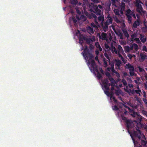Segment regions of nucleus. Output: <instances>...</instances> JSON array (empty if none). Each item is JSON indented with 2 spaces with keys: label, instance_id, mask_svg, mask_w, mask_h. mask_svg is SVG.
Returning <instances> with one entry per match:
<instances>
[{
  "label": "nucleus",
  "instance_id": "f257e3e1",
  "mask_svg": "<svg viewBox=\"0 0 147 147\" xmlns=\"http://www.w3.org/2000/svg\"><path fill=\"white\" fill-rule=\"evenodd\" d=\"M122 119L123 120L127 126V129L128 133L131 136V134L132 133L129 130L131 128H132L133 126L132 121L130 119H128L127 118L124 117L123 115H121ZM131 137L132 136H131Z\"/></svg>",
  "mask_w": 147,
  "mask_h": 147
},
{
  "label": "nucleus",
  "instance_id": "f03ea898",
  "mask_svg": "<svg viewBox=\"0 0 147 147\" xmlns=\"http://www.w3.org/2000/svg\"><path fill=\"white\" fill-rule=\"evenodd\" d=\"M140 3L142 4V2L140 0H136L135 6L137 7V11L140 14L142 15L145 13V11L144 10L142 5Z\"/></svg>",
  "mask_w": 147,
  "mask_h": 147
},
{
  "label": "nucleus",
  "instance_id": "7ed1b4c3",
  "mask_svg": "<svg viewBox=\"0 0 147 147\" xmlns=\"http://www.w3.org/2000/svg\"><path fill=\"white\" fill-rule=\"evenodd\" d=\"M82 53L84 57L86 60L87 59L90 60L93 58L92 54L90 52L87 48L85 49Z\"/></svg>",
  "mask_w": 147,
  "mask_h": 147
},
{
  "label": "nucleus",
  "instance_id": "20e7f679",
  "mask_svg": "<svg viewBox=\"0 0 147 147\" xmlns=\"http://www.w3.org/2000/svg\"><path fill=\"white\" fill-rule=\"evenodd\" d=\"M126 66L129 71V74L131 76H134L135 74L134 68L133 66L131 65L129 63H128L126 64Z\"/></svg>",
  "mask_w": 147,
  "mask_h": 147
},
{
  "label": "nucleus",
  "instance_id": "39448f33",
  "mask_svg": "<svg viewBox=\"0 0 147 147\" xmlns=\"http://www.w3.org/2000/svg\"><path fill=\"white\" fill-rule=\"evenodd\" d=\"M137 131H134L133 133V136L136 137L138 138L140 140L141 138V133L139 129L136 128Z\"/></svg>",
  "mask_w": 147,
  "mask_h": 147
},
{
  "label": "nucleus",
  "instance_id": "423d86ee",
  "mask_svg": "<svg viewBox=\"0 0 147 147\" xmlns=\"http://www.w3.org/2000/svg\"><path fill=\"white\" fill-rule=\"evenodd\" d=\"M87 16L89 19H94L95 23H98L97 22V17L94 13H92L90 14H88Z\"/></svg>",
  "mask_w": 147,
  "mask_h": 147
},
{
  "label": "nucleus",
  "instance_id": "0eeeda50",
  "mask_svg": "<svg viewBox=\"0 0 147 147\" xmlns=\"http://www.w3.org/2000/svg\"><path fill=\"white\" fill-rule=\"evenodd\" d=\"M139 38L141 41L143 43H145L146 40V38L145 36L143 34H140V35Z\"/></svg>",
  "mask_w": 147,
  "mask_h": 147
},
{
  "label": "nucleus",
  "instance_id": "6e6552de",
  "mask_svg": "<svg viewBox=\"0 0 147 147\" xmlns=\"http://www.w3.org/2000/svg\"><path fill=\"white\" fill-rule=\"evenodd\" d=\"M94 9L95 11V13L97 15H100L101 14V11L100 9H98L97 5L95 6Z\"/></svg>",
  "mask_w": 147,
  "mask_h": 147
},
{
  "label": "nucleus",
  "instance_id": "1a4fd4ad",
  "mask_svg": "<svg viewBox=\"0 0 147 147\" xmlns=\"http://www.w3.org/2000/svg\"><path fill=\"white\" fill-rule=\"evenodd\" d=\"M107 34L106 33L103 32L99 36V38L102 40H106L107 38Z\"/></svg>",
  "mask_w": 147,
  "mask_h": 147
},
{
  "label": "nucleus",
  "instance_id": "9d476101",
  "mask_svg": "<svg viewBox=\"0 0 147 147\" xmlns=\"http://www.w3.org/2000/svg\"><path fill=\"white\" fill-rule=\"evenodd\" d=\"M91 66L93 70L97 69V66L95 64V62L94 60H92L90 61Z\"/></svg>",
  "mask_w": 147,
  "mask_h": 147
},
{
  "label": "nucleus",
  "instance_id": "9b49d317",
  "mask_svg": "<svg viewBox=\"0 0 147 147\" xmlns=\"http://www.w3.org/2000/svg\"><path fill=\"white\" fill-rule=\"evenodd\" d=\"M142 119V117L141 116L138 115L136 117V119L134 120V121L137 123L141 122Z\"/></svg>",
  "mask_w": 147,
  "mask_h": 147
},
{
  "label": "nucleus",
  "instance_id": "f8f14e48",
  "mask_svg": "<svg viewBox=\"0 0 147 147\" xmlns=\"http://www.w3.org/2000/svg\"><path fill=\"white\" fill-rule=\"evenodd\" d=\"M145 54L141 53L140 54V56L142 61H143L147 57V54L144 53Z\"/></svg>",
  "mask_w": 147,
  "mask_h": 147
},
{
  "label": "nucleus",
  "instance_id": "ddd939ff",
  "mask_svg": "<svg viewBox=\"0 0 147 147\" xmlns=\"http://www.w3.org/2000/svg\"><path fill=\"white\" fill-rule=\"evenodd\" d=\"M140 146L142 147H147V142L142 140H141Z\"/></svg>",
  "mask_w": 147,
  "mask_h": 147
},
{
  "label": "nucleus",
  "instance_id": "4468645a",
  "mask_svg": "<svg viewBox=\"0 0 147 147\" xmlns=\"http://www.w3.org/2000/svg\"><path fill=\"white\" fill-rule=\"evenodd\" d=\"M87 31V32L90 34L94 33V30L93 28L90 26H88L86 28Z\"/></svg>",
  "mask_w": 147,
  "mask_h": 147
},
{
  "label": "nucleus",
  "instance_id": "2eb2a0df",
  "mask_svg": "<svg viewBox=\"0 0 147 147\" xmlns=\"http://www.w3.org/2000/svg\"><path fill=\"white\" fill-rule=\"evenodd\" d=\"M136 123V129L137 128L139 129H140L142 128L143 127H144V124L142 123L141 122L138 123Z\"/></svg>",
  "mask_w": 147,
  "mask_h": 147
},
{
  "label": "nucleus",
  "instance_id": "dca6fc26",
  "mask_svg": "<svg viewBox=\"0 0 147 147\" xmlns=\"http://www.w3.org/2000/svg\"><path fill=\"white\" fill-rule=\"evenodd\" d=\"M117 50V52H118V54L123 52V50L121 46L120 45H118Z\"/></svg>",
  "mask_w": 147,
  "mask_h": 147
},
{
  "label": "nucleus",
  "instance_id": "f3484780",
  "mask_svg": "<svg viewBox=\"0 0 147 147\" xmlns=\"http://www.w3.org/2000/svg\"><path fill=\"white\" fill-rule=\"evenodd\" d=\"M140 24V22L139 21L137 20L133 24V27L134 28H136L138 26H139Z\"/></svg>",
  "mask_w": 147,
  "mask_h": 147
},
{
  "label": "nucleus",
  "instance_id": "a211bd4d",
  "mask_svg": "<svg viewBox=\"0 0 147 147\" xmlns=\"http://www.w3.org/2000/svg\"><path fill=\"white\" fill-rule=\"evenodd\" d=\"M122 31L124 36L125 37L128 38L129 36V35L127 30L125 29H124L122 30Z\"/></svg>",
  "mask_w": 147,
  "mask_h": 147
},
{
  "label": "nucleus",
  "instance_id": "6ab92c4d",
  "mask_svg": "<svg viewBox=\"0 0 147 147\" xmlns=\"http://www.w3.org/2000/svg\"><path fill=\"white\" fill-rule=\"evenodd\" d=\"M96 71L97 73V77L98 79H100L102 77V75L99 72L98 70L97 69H95L94 70Z\"/></svg>",
  "mask_w": 147,
  "mask_h": 147
},
{
  "label": "nucleus",
  "instance_id": "aec40b11",
  "mask_svg": "<svg viewBox=\"0 0 147 147\" xmlns=\"http://www.w3.org/2000/svg\"><path fill=\"white\" fill-rule=\"evenodd\" d=\"M130 113L131 115L133 117H135L136 116H137L138 115L136 112L133 110H132L130 111Z\"/></svg>",
  "mask_w": 147,
  "mask_h": 147
},
{
  "label": "nucleus",
  "instance_id": "412c9836",
  "mask_svg": "<svg viewBox=\"0 0 147 147\" xmlns=\"http://www.w3.org/2000/svg\"><path fill=\"white\" fill-rule=\"evenodd\" d=\"M105 93L107 95V96H110L111 98L113 96V93L112 92L110 93L108 90L105 91Z\"/></svg>",
  "mask_w": 147,
  "mask_h": 147
},
{
  "label": "nucleus",
  "instance_id": "4be33fe9",
  "mask_svg": "<svg viewBox=\"0 0 147 147\" xmlns=\"http://www.w3.org/2000/svg\"><path fill=\"white\" fill-rule=\"evenodd\" d=\"M128 20V22L130 24L132 22V18L131 15H126Z\"/></svg>",
  "mask_w": 147,
  "mask_h": 147
},
{
  "label": "nucleus",
  "instance_id": "5701e85b",
  "mask_svg": "<svg viewBox=\"0 0 147 147\" xmlns=\"http://www.w3.org/2000/svg\"><path fill=\"white\" fill-rule=\"evenodd\" d=\"M107 18H108V19L107 21L109 23L111 24H112L113 21V19L109 15L107 16Z\"/></svg>",
  "mask_w": 147,
  "mask_h": 147
},
{
  "label": "nucleus",
  "instance_id": "b1692460",
  "mask_svg": "<svg viewBox=\"0 0 147 147\" xmlns=\"http://www.w3.org/2000/svg\"><path fill=\"white\" fill-rule=\"evenodd\" d=\"M100 16L98 17V20L99 21H102V22L104 20V16H102L101 15H100Z\"/></svg>",
  "mask_w": 147,
  "mask_h": 147
},
{
  "label": "nucleus",
  "instance_id": "393cba45",
  "mask_svg": "<svg viewBox=\"0 0 147 147\" xmlns=\"http://www.w3.org/2000/svg\"><path fill=\"white\" fill-rule=\"evenodd\" d=\"M109 80L111 82V86H112L113 85V84H114L115 82V80L111 76L109 78Z\"/></svg>",
  "mask_w": 147,
  "mask_h": 147
},
{
  "label": "nucleus",
  "instance_id": "a878e982",
  "mask_svg": "<svg viewBox=\"0 0 147 147\" xmlns=\"http://www.w3.org/2000/svg\"><path fill=\"white\" fill-rule=\"evenodd\" d=\"M102 26L103 27V30L104 32H106L108 30V26L104 25H103V24H102Z\"/></svg>",
  "mask_w": 147,
  "mask_h": 147
},
{
  "label": "nucleus",
  "instance_id": "bb28decb",
  "mask_svg": "<svg viewBox=\"0 0 147 147\" xmlns=\"http://www.w3.org/2000/svg\"><path fill=\"white\" fill-rule=\"evenodd\" d=\"M118 35L121 39H123L124 38L123 37V33L121 32H119L118 34Z\"/></svg>",
  "mask_w": 147,
  "mask_h": 147
},
{
  "label": "nucleus",
  "instance_id": "cd10ccee",
  "mask_svg": "<svg viewBox=\"0 0 147 147\" xmlns=\"http://www.w3.org/2000/svg\"><path fill=\"white\" fill-rule=\"evenodd\" d=\"M125 4L123 2H122L120 6V9H125Z\"/></svg>",
  "mask_w": 147,
  "mask_h": 147
},
{
  "label": "nucleus",
  "instance_id": "c85d7f7f",
  "mask_svg": "<svg viewBox=\"0 0 147 147\" xmlns=\"http://www.w3.org/2000/svg\"><path fill=\"white\" fill-rule=\"evenodd\" d=\"M121 64V61L118 60L117 61L116 60V65L118 67H120Z\"/></svg>",
  "mask_w": 147,
  "mask_h": 147
},
{
  "label": "nucleus",
  "instance_id": "c756f323",
  "mask_svg": "<svg viewBox=\"0 0 147 147\" xmlns=\"http://www.w3.org/2000/svg\"><path fill=\"white\" fill-rule=\"evenodd\" d=\"M115 14L117 16H119L120 11L118 9H115L114 10Z\"/></svg>",
  "mask_w": 147,
  "mask_h": 147
},
{
  "label": "nucleus",
  "instance_id": "7c9ffc66",
  "mask_svg": "<svg viewBox=\"0 0 147 147\" xmlns=\"http://www.w3.org/2000/svg\"><path fill=\"white\" fill-rule=\"evenodd\" d=\"M133 47H134V48L136 50H138V45L136 43H134L133 44Z\"/></svg>",
  "mask_w": 147,
  "mask_h": 147
},
{
  "label": "nucleus",
  "instance_id": "2f4dec72",
  "mask_svg": "<svg viewBox=\"0 0 147 147\" xmlns=\"http://www.w3.org/2000/svg\"><path fill=\"white\" fill-rule=\"evenodd\" d=\"M114 19L115 22L117 23H121L120 20L117 18V16H115L114 18Z\"/></svg>",
  "mask_w": 147,
  "mask_h": 147
},
{
  "label": "nucleus",
  "instance_id": "473e14b6",
  "mask_svg": "<svg viewBox=\"0 0 147 147\" xmlns=\"http://www.w3.org/2000/svg\"><path fill=\"white\" fill-rule=\"evenodd\" d=\"M118 55L119 56V57L121 58V60L124 63H125V60L124 59V58L122 56V55H121V54H118Z\"/></svg>",
  "mask_w": 147,
  "mask_h": 147
},
{
  "label": "nucleus",
  "instance_id": "72a5a7b5",
  "mask_svg": "<svg viewBox=\"0 0 147 147\" xmlns=\"http://www.w3.org/2000/svg\"><path fill=\"white\" fill-rule=\"evenodd\" d=\"M132 12L131 11L130 9H128L126 11V15H131L132 13Z\"/></svg>",
  "mask_w": 147,
  "mask_h": 147
},
{
  "label": "nucleus",
  "instance_id": "f704fd0d",
  "mask_svg": "<svg viewBox=\"0 0 147 147\" xmlns=\"http://www.w3.org/2000/svg\"><path fill=\"white\" fill-rule=\"evenodd\" d=\"M134 41H136V43L138 44H140L141 43V42L139 38H136L134 39Z\"/></svg>",
  "mask_w": 147,
  "mask_h": 147
},
{
  "label": "nucleus",
  "instance_id": "c9c22d12",
  "mask_svg": "<svg viewBox=\"0 0 147 147\" xmlns=\"http://www.w3.org/2000/svg\"><path fill=\"white\" fill-rule=\"evenodd\" d=\"M103 84L105 85H108L109 81L108 79H105L103 82Z\"/></svg>",
  "mask_w": 147,
  "mask_h": 147
},
{
  "label": "nucleus",
  "instance_id": "e433bc0d",
  "mask_svg": "<svg viewBox=\"0 0 147 147\" xmlns=\"http://www.w3.org/2000/svg\"><path fill=\"white\" fill-rule=\"evenodd\" d=\"M86 42L87 44H90L91 42H93L91 38H87L86 40Z\"/></svg>",
  "mask_w": 147,
  "mask_h": 147
},
{
  "label": "nucleus",
  "instance_id": "4c0bfd02",
  "mask_svg": "<svg viewBox=\"0 0 147 147\" xmlns=\"http://www.w3.org/2000/svg\"><path fill=\"white\" fill-rule=\"evenodd\" d=\"M71 4H76L78 3L77 0H71Z\"/></svg>",
  "mask_w": 147,
  "mask_h": 147
},
{
  "label": "nucleus",
  "instance_id": "58836bf2",
  "mask_svg": "<svg viewBox=\"0 0 147 147\" xmlns=\"http://www.w3.org/2000/svg\"><path fill=\"white\" fill-rule=\"evenodd\" d=\"M135 92L137 94H139L140 96V93L141 92L140 90H135Z\"/></svg>",
  "mask_w": 147,
  "mask_h": 147
},
{
  "label": "nucleus",
  "instance_id": "ea45409f",
  "mask_svg": "<svg viewBox=\"0 0 147 147\" xmlns=\"http://www.w3.org/2000/svg\"><path fill=\"white\" fill-rule=\"evenodd\" d=\"M90 25L91 26L92 28H94L96 29H98V27L96 25L93 23H92L90 24Z\"/></svg>",
  "mask_w": 147,
  "mask_h": 147
},
{
  "label": "nucleus",
  "instance_id": "a19ab883",
  "mask_svg": "<svg viewBox=\"0 0 147 147\" xmlns=\"http://www.w3.org/2000/svg\"><path fill=\"white\" fill-rule=\"evenodd\" d=\"M113 109L114 110L117 111L119 109L116 105H115L113 106H112Z\"/></svg>",
  "mask_w": 147,
  "mask_h": 147
},
{
  "label": "nucleus",
  "instance_id": "79ce46f5",
  "mask_svg": "<svg viewBox=\"0 0 147 147\" xmlns=\"http://www.w3.org/2000/svg\"><path fill=\"white\" fill-rule=\"evenodd\" d=\"M125 49L127 52H129L130 51V48L128 46H126L125 47Z\"/></svg>",
  "mask_w": 147,
  "mask_h": 147
},
{
  "label": "nucleus",
  "instance_id": "37998d69",
  "mask_svg": "<svg viewBox=\"0 0 147 147\" xmlns=\"http://www.w3.org/2000/svg\"><path fill=\"white\" fill-rule=\"evenodd\" d=\"M136 34L135 33L132 34L131 36V41H134V39L135 38V37H136Z\"/></svg>",
  "mask_w": 147,
  "mask_h": 147
},
{
  "label": "nucleus",
  "instance_id": "c03bdc74",
  "mask_svg": "<svg viewBox=\"0 0 147 147\" xmlns=\"http://www.w3.org/2000/svg\"><path fill=\"white\" fill-rule=\"evenodd\" d=\"M115 48V47L113 46V43H112L111 44V47L109 48L110 50L113 51V49H114Z\"/></svg>",
  "mask_w": 147,
  "mask_h": 147
},
{
  "label": "nucleus",
  "instance_id": "a18cd8bd",
  "mask_svg": "<svg viewBox=\"0 0 147 147\" xmlns=\"http://www.w3.org/2000/svg\"><path fill=\"white\" fill-rule=\"evenodd\" d=\"M122 81L124 86H126L127 85V82L126 81L125 79H122Z\"/></svg>",
  "mask_w": 147,
  "mask_h": 147
},
{
  "label": "nucleus",
  "instance_id": "49530a36",
  "mask_svg": "<svg viewBox=\"0 0 147 147\" xmlns=\"http://www.w3.org/2000/svg\"><path fill=\"white\" fill-rule=\"evenodd\" d=\"M127 57L129 58L130 59H131L132 57L133 56H135L134 55H132L130 54H127Z\"/></svg>",
  "mask_w": 147,
  "mask_h": 147
},
{
  "label": "nucleus",
  "instance_id": "de8ad7c7",
  "mask_svg": "<svg viewBox=\"0 0 147 147\" xmlns=\"http://www.w3.org/2000/svg\"><path fill=\"white\" fill-rule=\"evenodd\" d=\"M142 50L143 51H145L146 52H147V49L146 46L144 45L142 47Z\"/></svg>",
  "mask_w": 147,
  "mask_h": 147
},
{
  "label": "nucleus",
  "instance_id": "09e8293b",
  "mask_svg": "<svg viewBox=\"0 0 147 147\" xmlns=\"http://www.w3.org/2000/svg\"><path fill=\"white\" fill-rule=\"evenodd\" d=\"M113 73H115L116 74V76L118 78H119L120 77V75L117 72V71H115V72H114Z\"/></svg>",
  "mask_w": 147,
  "mask_h": 147
},
{
  "label": "nucleus",
  "instance_id": "8fccbe9b",
  "mask_svg": "<svg viewBox=\"0 0 147 147\" xmlns=\"http://www.w3.org/2000/svg\"><path fill=\"white\" fill-rule=\"evenodd\" d=\"M111 51L113 53H115L116 54H118V52H117V51L116 48L114 49H113V51Z\"/></svg>",
  "mask_w": 147,
  "mask_h": 147
},
{
  "label": "nucleus",
  "instance_id": "3c124183",
  "mask_svg": "<svg viewBox=\"0 0 147 147\" xmlns=\"http://www.w3.org/2000/svg\"><path fill=\"white\" fill-rule=\"evenodd\" d=\"M115 94L117 96L119 95V94L120 93V91L118 90H117L115 92Z\"/></svg>",
  "mask_w": 147,
  "mask_h": 147
},
{
  "label": "nucleus",
  "instance_id": "603ef678",
  "mask_svg": "<svg viewBox=\"0 0 147 147\" xmlns=\"http://www.w3.org/2000/svg\"><path fill=\"white\" fill-rule=\"evenodd\" d=\"M111 98H112L114 102H115L116 103H117L118 102H117V100L115 98V97L114 96H113Z\"/></svg>",
  "mask_w": 147,
  "mask_h": 147
},
{
  "label": "nucleus",
  "instance_id": "864d4df0",
  "mask_svg": "<svg viewBox=\"0 0 147 147\" xmlns=\"http://www.w3.org/2000/svg\"><path fill=\"white\" fill-rule=\"evenodd\" d=\"M108 85H104V87L107 90H109Z\"/></svg>",
  "mask_w": 147,
  "mask_h": 147
},
{
  "label": "nucleus",
  "instance_id": "5fc2aeb1",
  "mask_svg": "<svg viewBox=\"0 0 147 147\" xmlns=\"http://www.w3.org/2000/svg\"><path fill=\"white\" fill-rule=\"evenodd\" d=\"M96 46L97 48H98L99 47H100V45L99 43L98 42H96L95 43Z\"/></svg>",
  "mask_w": 147,
  "mask_h": 147
},
{
  "label": "nucleus",
  "instance_id": "6e6d98bb",
  "mask_svg": "<svg viewBox=\"0 0 147 147\" xmlns=\"http://www.w3.org/2000/svg\"><path fill=\"white\" fill-rule=\"evenodd\" d=\"M110 24H110L109 23V22H107V21H106L104 23V25L106 26H108Z\"/></svg>",
  "mask_w": 147,
  "mask_h": 147
},
{
  "label": "nucleus",
  "instance_id": "4d7b16f0",
  "mask_svg": "<svg viewBox=\"0 0 147 147\" xmlns=\"http://www.w3.org/2000/svg\"><path fill=\"white\" fill-rule=\"evenodd\" d=\"M105 48L107 49L108 48H109V45L107 44L106 43H105Z\"/></svg>",
  "mask_w": 147,
  "mask_h": 147
},
{
  "label": "nucleus",
  "instance_id": "13d9d810",
  "mask_svg": "<svg viewBox=\"0 0 147 147\" xmlns=\"http://www.w3.org/2000/svg\"><path fill=\"white\" fill-rule=\"evenodd\" d=\"M106 76H107L109 78L111 77V76L109 72H107L106 73Z\"/></svg>",
  "mask_w": 147,
  "mask_h": 147
},
{
  "label": "nucleus",
  "instance_id": "bf43d9fd",
  "mask_svg": "<svg viewBox=\"0 0 147 147\" xmlns=\"http://www.w3.org/2000/svg\"><path fill=\"white\" fill-rule=\"evenodd\" d=\"M131 16H133L134 19H136V15L133 12L131 15Z\"/></svg>",
  "mask_w": 147,
  "mask_h": 147
},
{
  "label": "nucleus",
  "instance_id": "052dcab7",
  "mask_svg": "<svg viewBox=\"0 0 147 147\" xmlns=\"http://www.w3.org/2000/svg\"><path fill=\"white\" fill-rule=\"evenodd\" d=\"M143 114L144 115L147 117V112L146 111H143Z\"/></svg>",
  "mask_w": 147,
  "mask_h": 147
},
{
  "label": "nucleus",
  "instance_id": "680f3d73",
  "mask_svg": "<svg viewBox=\"0 0 147 147\" xmlns=\"http://www.w3.org/2000/svg\"><path fill=\"white\" fill-rule=\"evenodd\" d=\"M139 71L140 72H142L144 70V69L141 67H138Z\"/></svg>",
  "mask_w": 147,
  "mask_h": 147
},
{
  "label": "nucleus",
  "instance_id": "e2e57ef3",
  "mask_svg": "<svg viewBox=\"0 0 147 147\" xmlns=\"http://www.w3.org/2000/svg\"><path fill=\"white\" fill-rule=\"evenodd\" d=\"M130 90V91L131 93L132 94H135V90Z\"/></svg>",
  "mask_w": 147,
  "mask_h": 147
},
{
  "label": "nucleus",
  "instance_id": "0e129e2a",
  "mask_svg": "<svg viewBox=\"0 0 147 147\" xmlns=\"http://www.w3.org/2000/svg\"><path fill=\"white\" fill-rule=\"evenodd\" d=\"M125 9H120V13L121 14L123 15V11Z\"/></svg>",
  "mask_w": 147,
  "mask_h": 147
},
{
  "label": "nucleus",
  "instance_id": "69168bd1",
  "mask_svg": "<svg viewBox=\"0 0 147 147\" xmlns=\"http://www.w3.org/2000/svg\"><path fill=\"white\" fill-rule=\"evenodd\" d=\"M128 86L130 88H133V85L131 84H128Z\"/></svg>",
  "mask_w": 147,
  "mask_h": 147
},
{
  "label": "nucleus",
  "instance_id": "338daca9",
  "mask_svg": "<svg viewBox=\"0 0 147 147\" xmlns=\"http://www.w3.org/2000/svg\"><path fill=\"white\" fill-rule=\"evenodd\" d=\"M111 70L113 73L116 71L115 70L114 68H111Z\"/></svg>",
  "mask_w": 147,
  "mask_h": 147
},
{
  "label": "nucleus",
  "instance_id": "774afa93",
  "mask_svg": "<svg viewBox=\"0 0 147 147\" xmlns=\"http://www.w3.org/2000/svg\"><path fill=\"white\" fill-rule=\"evenodd\" d=\"M143 127L145 130H146V129H147V125H144Z\"/></svg>",
  "mask_w": 147,
  "mask_h": 147
}]
</instances>
